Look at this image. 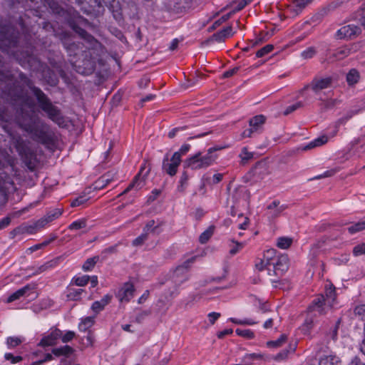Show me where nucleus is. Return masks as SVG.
Listing matches in <instances>:
<instances>
[{
	"label": "nucleus",
	"instance_id": "13d9d810",
	"mask_svg": "<svg viewBox=\"0 0 365 365\" xmlns=\"http://www.w3.org/2000/svg\"><path fill=\"white\" fill-rule=\"evenodd\" d=\"M190 149V145L189 144H184L182 145L180 149L175 152L174 153L178 154V158L181 159V157L184 155H185Z\"/></svg>",
	"mask_w": 365,
	"mask_h": 365
},
{
	"label": "nucleus",
	"instance_id": "0eeeda50",
	"mask_svg": "<svg viewBox=\"0 0 365 365\" xmlns=\"http://www.w3.org/2000/svg\"><path fill=\"white\" fill-rule=\"evenodd\" d=\"M289 269V259L286 255H282L272 263L271 273L272 276L280 277L284 274Z\"/></svg>",
	"mask_w": 365,
	"mask_h": 365
},
{
	"label": "nucleus",
	"instance_id": "b1692460",
	"mask_svg": "<svg viewBox=\"0 0 365 365\" xmlns=\"http://www.w3.org/2000/svg\"><path fill=\"white\" fill-rule=\"evenodd\" d=\"M84 65L86 66L83 68H81V66L80 65L76 66V71L79 73H81L83 75H88L93 73L95 68L94 62L91 61H87Z\"/></svg>",
	"mask_w": 365,
	"mask_h": 365
},
{
	"label": "nucleus",
	"instance_id": "338daca9",
	"mask_svg": "<svg viewBox=\"0 0 365 365\" xmlns=\"http://www.w3.org/2000/svg\"><path fill=\"white\" fill-rule=\"evenodd\" d=\"M50 221L48 220V217L40 219L39 220L34 222V225L36 229L43 227L48 222Z\"/></svg>",
	"mask_w": 365,
	"mask_h": 365
},
{
	"label": "nucleus",
	"instance_id": "c03bdc74",
	"mask_svg": "<svg viewBox=\"0 0 365 365\" xmlns=\"http://www.w3.org/2000/svg\"><path fill=\"white\" fill-rule=\"evenodd\" d=\"M69 291L70 292L68 294L67 297L71 300H78L80 298V295L83 292V289H71Z\"/></svg>",
	"mask_w": 365,
	"mask_h": 365
},
{
	"label": "nucleus",
	"instance_id": "69168bd1",
	"mask_svg": "<svg viewBox=\"0 0 365 365\" xmlns=\"http://www.w3.org/2000/svg\"><path fill=\"white\" fill-rule=\"evenodd\" d=\"M354 312L355 315L364 317L365 315V304H361L355 307Z\"/></svg>",
	"mask_w": 365,
	"mask_h": 365
},
{
	"label": "nucleus",
	"instance_id": "cd10ccee",
	"mask_svg": "<svg viewBox=\"0 0 365 365\" xmlns=\"http://www.w3.org/2000/svg\"><path fill=\"white\" fill-rule=\"evenodd\" d=\"M99 260V256H94L93 257L88 258L86 259V261L84 262V264L82 266L83 270L85 272L91 271L92 270L96 264Z\"/></svg>",
	"mask_w": 365,
	"mask_h": 365
},
{
	"label": "nucleus",
	"instance_id": "e433bc0d",
	"mask_svg": "<svg viewBox=\"0 0 365 365\" xmlns=\"http://www.w3.org/2000/svg\"><path fill=\"white\" fill-rule=\"evenodd\" d=\"M240 157L242 158V163L245 164L253 158V153L248 151L246 147L242 148Z\"/></svg>",
	"mask_w": 365,
	"mask_h": 365
},
{
	"label": "nucleus",
	"instance_id": "864d4df0",
	"mask_svg": "<svg viewBox=\"0 0 365 365\" xmlns=\"http://www.w3.org/2000/svg\"><path fill=\"white\" fill-rule=\"evenodd\" d=\"M353 253L355 256L365 255V243L355 246L353 250Z\"/></svg>",
	"mask_w": 365,
	"mask_h": 365
},
{
	"label": "nucleus",
	"instance_id": "ddd939ff",
	"mask_svg": "<svg viewBox=\"0 0 365 365\" xmlns=\"http://www.w3.org/2000/svg\"><path fill=\"white\" fill-rule=\"evenodd\" d=\"M62 332L58 329H54L48 336L41 339L38 346H47L56 344V340L61 336Z\"/></svg>",
	"mask_w": 365,
	"mask_h": 365
},
{
	"label": "nucleus",
	"instance_id": "4be33fe9",
	"mask_svg": "<svg viewBox=\"0 0 365 365\" xmlns=\"http://www.w3.org/2000/svg\"><path fill=\"white\" fill-rule=\"evenodd\" d=\"M276 252V250L270 249L264 253V259L266 260L265 267H267V270L268 271L269 276H272L271 265L272 263L274 261V256L275 255Z\"/></svg>",
	"mask_w": 365,
	"mask_h": 365
},
{
	"label": "nucleus",
	"instance_id": "58836bf2",
	"mask_svg": "<svg viewBox=\"0 0 365 365\" xmlns=\"http://www.w3.org/2000/svg\"><path fill=\"white\" fill-rule=\"evenodd\" d=\"M236 334L238 336H240L246 338V339H253L255 337L254 332L252 331H251L250 329H237Z\"/></svg>",
	"mask_w": 365,
	"mask_h": 365
},
{
	"label": "nucleus",
	"instance_id": "f3484780",
	"mask_svg": "<svg viewBox=\"0 0 365 365\" xmlns=\"http://www.w3.org/2000/svg\"><path fill=\"white\" fill-rule=\"evenodd\" d=\"M34 289V285L27 284V285L24 286V287L16 291L12 294H11L7 298L6 302L11 303L15 300L20 299L21 297L25 296L28 292H29Z\"/></svg>",
	"mask_w": 365,
	"mask_h": 365
},
{
	"label": "nucleus",
	"instance_id": "c9c22d12",
	"mask_svg": "<svg viewBox=\"0 0 365 365\" xmlns=\"http://www.w3.org/2000/svg\"><path fill=\"white\" fill-rule=\"evenodd\" d=\"M272 283L273 284L274 287L279 288L282 289H289V282L286 280H279L277 279H271Z\"/></svg>",
	"mask_w": 365,
	"mask_h": 365
},
{
	"label": "nucleus",
	"instance_id": "6e6d98bb",
	"mask_svg": "<svg viewBox=\"0 0 365 365\" xmlns=\"http://www.w3.org/2000/svg\"><path fill=\"white\" fill-rule=\"evenodd\" d=\"M313 320L312 318H307L304 324L302 325V331L304 332V333H307L309 331V330L312 328L313 327Z\"/></svg>",
	"mask_w": 365,
	"mask_h": 365
},
{
	"label": "nucleus",
	"instance_id": "f704fd0d",
	"mask_svg": "<svg viewBox=\"0 0 365 365\" xmlns=\"http://www.w3.org/2000/svg\"><path fill=\"white\" fill-rule=\"evenodd\" d=\"M94 323L93 317H88L79 324V329L86 331Z\"/></svg>",
	"mask_w": 365,
	"mask_h": 365
},
{
	"label": "nucleus",
	"instance_id": "680f3d73",
	"mask_svg": "<svg viewBox=\"0 0 365 365\" xmlns=\"http://www.w3.org/2000/svg\"><path fill=\"white\" fill-rule=\"evenodd\" d=\"M154 225H155V220H151L148 221L146 223L145 227L143 228V232H147V233L150 230L151 232H155V230H156L158 226L153 227Z\"/></svg>",
	"mask_w": 365,
	"mask_h": 365
},
{
	"label": "nucleus",
	"instance_id": "052dcab7",
	"mask_svg": "<svg viewBox=\"0 0 365 365\" xmlns=\"http://www.w3.org/2000/svg\"><path fill=\"white\" fill-rule=\"evenodd\" d=\"M316 53V51L314 48L310 47L308 48L307 50L304 51L302 53V56L304 58H312L314 54Z\"/></svg>",
	"mask_w": 365,
	"mask_h": 365
},
{
	"label": "nucleus",
	"instance_id": "20e7f679",
	"mask_svg": "<svg viewBox=\"0 0 365 365\" xmlns=\"http://www.w3.org/2000/svg\"><path fill=\"white\" fill-rule=\"evenodd\" d=\"M194 257H192L191 259H188L187 261L185 262L183 264L178 267L174 271L173 278L174 279V282L175 284V289L173 291H170L168 293V296H165V298L166 300H170L172 298H173L177 294V290L178 287L184 282L187 280L188 277L187 276L189 264L190 262H192L194 261Z\"/></svg>",
	"mask_w": 365,
	"mask_h": 365
},
{
	"label": "nucleus",
	"instance_id": "ea45409f",
	"mask_svg": "<svg viewBox=\"0 0 365 365\" xmlns=\"http://www.w3.org/2000/svg\"><path fill=\"white\" fill-rule=\"evenodd\" d=\"M273 48H274L273 45L267 44L257 51L256 56L257 58L263 57L266 54L270 53L273 50Z\"/></svg>",
	"mask_w": 365,
	"mask_h": 365
},
{
	"label": "nucleus",
	"instance_id": "6e6552de",
	"mask_svg": "<svg viewBox=\"0 0 365 365\" xmlns=\"http://www.w3.org/2000/svg\"><path fill=\"white\" fill-rule=\"evenodd\" d=\"M361 28L354 24L342 26L336 34L337 39H353L361 34Z\"/></svg>",
	"mask_w": 365,
	"mask_h": 365
},
{
	"label": "nucleus",
	"instance_id": "f257e3e1",
	"mask_svg": "<svg viewBox=\"0 0 365 365\" xmlns=\"http://www.w3.org/2000/svg\"><path fill=\"white\" fill-rule=\"evenodd\" d=\"M20 33L13 26L3 25L0 21V50L13 56L24 68L41 73L48 84L55 86L58 76L46 63L34 55L31 43L20 44ZM28 87L38 103V107L47 117L63 126L65 123L61 110L54 106L43 91L34 86L32 80L19 70H8L4 57L0 55V97L11 104L14 111V120L18 125L31 134L33 138L44 145L55 142V135L34 110L35 103L24 92Z\"/></svg>",
	"mask_w": 365,
	"mask_h": 365
},
{
	"label": "nucleus",
	"instance_id": "412c9836",
	"mask_svg": "<svg viewBox=\"0 0 365 365\" xmlns=\"http://www.w3.org/2000/svg\"><path fill=\"white\" fill-rule=\"evenodd\" d=\"M325 302L327 305L330 307L333 306V304L336 299V289L335 287L331 284L329 287H326L325 290Z\"/></svg>",
	"mask_w": 365,
	"mask_h": 365
},
{
	"label": "nucleus",
	"instance_id": "e2e57ef3",
	"mask_svg": "<svg viewBox=\"0 0 365 365\" xmlns=\"http://www.w3.org/2000/svg\"><path fill=\"white\" fill-rule=\"evenodd\" d=\"M75 336V333L72 331H67L61 338L63 343L71 341Z\"/></svg>",
	"mask_w": 365,
	"mask_h": 365
},
{
	"label": "nucleus",
	"instance_id": "4d7b16f0",
	"mask_svg": "<svg viewBox=\"0 0 365 365\" xmlns=\"http://www.w3.org/2000/svg\"><path fill=\"white\" fill-rule=\"evenodd\" d=\"M232 242L235 243V245L230 249V254L231 255H235L243 247L244 245L242 242H238L235 240H232Z\"/></svg>",
	"mask_w": 365,
	"mask_h": 365
},
{
	"label": "nucleus",
	"instance_id": "aec40b11",
	"mask_svg": "<svg viewBox=\"0 0 365 365\" xmlns=\"http://www.w3.org/2000/svg\"><path fill=\"white\" fill-rule=\"evenodd\" d=\"M74 351L75 350L71 346L66 345L58 348H54L52 349L51 352L56 356H64L66 357H69Z\"/></svg>",
	"mask_w": 365,
	"mask_h": 365
},
{
	"label": "nucleus",
	"instance_id": "9d476101",
	"mask_svg": "<svg viewBox=\"0 0 365 365\" xmlns=\"http://www.w3.org/2000/svg\"><path fill=\"white\" fill-rule=\"evenodd\" d=\"M327 304L325 302V297L324 294H320L316 299H314L312 303L308 307V312H317L319 314L324 315L326 314L324 305Z\"/></svg>",
	"mask_w": 365,
	"mask_h": 365
},
{
	"label": "nucleus",
	"instance_id": "2f4dec72",
	"mask_svg": "<svg viewBox=\"0 0 365 365\" xmlns=\"http://www.w3.org/2000/svg\"><path fill=\"white\" fill-rule=\"evenodd\" d=\"M364 230H365V220L358 222L348 227V231L351 234H354Z\"/></svg>",
	"mask_w": 365,
	"mask_h": 365
},
{
	"label": "nucleus",
	"instance_id": "0e129e2a",
	"mask_svg": "<svg viewBox=\"0 0 365 365\" xmlns=\"http://www.w3.org/2000/svg\"><path fill=\"white\" fill-rule=\"evenodd\" d=\"M351 49L349 48H344L337 51L335 54L336 57L343 58L349 55Z\"/></svg>",
	"mask_w": 365,
	"mask_h": 365
},
{
	"label": "nucleus",
	"instance_id": "1a4fd4ad",
	"mask_svg": "<svg viewBox=\"0 0 365 365\" xmlns=\"http://www.w3.org/2000/svg\"><path fill=\"white\" fill-rule=\"evenodd\" d=\"M332 82H333L332 77H327L324 78H314L311 81V89L315 93H318L322 90L331 87Z\"/></svg>",
	"mask_w": 365,
	"mask_h": 365
},
{
	"label": "nucleus",
	"instance_id": "603ef678",
	"mask_svg": "<svg viewBox=\"0 0 365 365\" xmlns=\"http://www.w3.org/2000/svg\"><path fill=\"white\" fill-rule=\"evenodd\" d=\"M337 171H338L337 169H331L330 170H327V171L324 172L322 175H319L313 178H311L310 180L331 177V176L334 175Z\"/></svg>",
	"mask_w": 365,
	"mask_h": 365
},
{
	"label": "nucleus",
	"instance_id": "f8f14e48",
	"mask_svg": "<svg viewBox=\"0 0 365 365\" xmlns=\"http://www.w3.org/2000/svg\"><path fill=\"white\" fill-rule=\"evenodd\" d=\"M232 30V26H227V27L223 29L222 30H221V31L214 34L209 38H207V40L203 41L202 43V45H207L210 42H212V41H218V42L223 41H225V39L226 38H227L230 36H231Z\"/></svg>",
	"mask_w": 365,
	"mask_h": 365
},
{
	"label": "nucleus",
	"instance_id": "a211bd4d",
	"mask_svg": "<svg viewBox=\"0 0 365 365\" xmlns=\"http://www.w3.org/2000/svg\"><path fill=\"white\" fill-rule=\"evenodd\" d=\"M144 168H145V167L141 168L140 173L137 175H135V177L134 178L133 181L129 184L128 187L124 191H123L120 194H119L118 195V197L127 194L128 192H130L133 189L139 190L142 187L143 185H140L141 182H140V176L141 172L144 170Z\"/></svg>",
	"mask_w": 365,
	"mask_h": 365
},
{
	"label": "nucleus",
	"instance_id": "3c124183",
	"mask_svg": "<svg viewBox=\"0 0 365 365\" xmlns=\"http://www.w3.org/2000/svg\"><path fill=\"white\" fill-rule=\"evenodd\" d=\"M151 314L150 310H144L138 313L135 317V322L137 323H142L145 318Z\"/></svg>",
	"mask_w": 365,
	"mask_h": 365
},
{
	"label": "nucleus",
	"instance_id": "6ab92c4d",
	"mask_svg": "<svg viewBox=\"0 0 365 365\" xmlns=\"http://www.w3.org/2000/svg\"><path fill=\"white\" fill-rule=\"evenodd\" d=\"M341 359L336 355H326L320 358L319 365H341Z\"/></svg>",
	"mask_w": 365,
	"mask_h": 365
},
{
	"label": "nucleus",
	"instance_id": "774afa93",
	"mask_svg": "<svg viewBox=\"0 0 365 365\" xmlns=\"http://www.w3.org/2000/svg\"><path fill=\"white\" fill-rule=\"evenodd\" d=\"M359 12L360 21L361 25L365 27V3L361 6Z\"/></svg>",
	"mask_w": 365,
	"mask_h": 365
},
{
	"label": "nucleus",
	"instance_id": "473e14b6",
	"mask_svg": "<svg viewBox=\"0 0 365 365\" xmlns=\"http://www.w3.org/2000/svg\"><path fill=\"white\" fill-rule=\"evenodd\" d=\"M90 280V277L88 275H83L82 277H75L73 278L72 281L73 283L79 287L85 286L88 284Z\"/></svg>",
	"mask_w": 365,
	"mask_h": 365
},
{
	"label": "nucleus",
	"instance_id": "2eb2a0df",
	"mask_svg": "<svg viewBox=\"0 0 365 365\" xmlns=\"http://www.w3.org/2000/svg\"><path fill=\"white\" fill-rule=\"evenodd\" d=\"M22 159L26 167L31 171L35 168L34 161L36 159L35 154L29 149H24L21 151Z\"/></svg>",
	"mask_w": 365,
	"mask_h": 365
},
{
	"label": "nucleus",
	"instance_id": "393cba45",
	"mask_svg": "<svg viewBox=\"0 0 365 365\" xmlns=\"http://www.w3.org/2000/svg\"><path fill=\"white\" fill-rule=\"evenodd\" d=\"M359 79V73L356 69L352 68L346 74V81L349 86L354 85Z\"/></svg>",
	"mask_w": 365,
	"mask_h": 365
},
{
	"label": "nucleus",
	"instance_id": "de8ad7c7",
	"mask_svg": "<svg viewBox=\"0 0 365 365\" xmlns=\"http://www.w3.org/2000/svg\"><path fill=\"white\" fill-rule=\"evenodd\" d=\"M88 200V198H87L85 195L79 196L71 202V206L73 207L80 206L87 202Z\"/></svg>",
	"mask_w": 365,
	"mask_h": 365
},
{
	"label": "nucleus",
	"instance_id": "8fccbe9b",
	"mask_svg": "<svg viewBox=\"0 0 365 365\" xmlns=\"http://www.w3.org/2000/svg\"><path fill=\"white\" fill-rule=\"evenodd\" d=\"M22 342L21 339L18 337H9L6 344L9 347H16Z\"/></svg>",
	"mask_w": 365,
	"mask_h": 365
},
{
	"label": "nucleus",
	"instance_id": "39448f33",
	"mask_svg": "<svg viewBox=\"0 0 365 365\" xmlns=\"http://www.w3.org/2000/svg\"><path fill=\"white\" fill-rule=\"evenodd\" d=\"M16 190L12 178L4 170H0V202L8 200V195Z\"/></svg>",
	"mask_w": 365,
	"mask_h": 365
},
{
	"label": "nucleus",
	"instance_id": "7c9ffc66",
	"mask_svg": "<svg viewBox=\"0 0 365 365\" xmlns=\"http://www.w3.org/2000/svg\"><path fill=\"white\" fill-rule=\"evenodd\" d=\"M292 243V239L287 237H281L277 239V246L281 249L289 248Z\"/></svg>",
	"mask_w": 365,
	"mask_h": 365
},
{
	"label": "nucleus",
	"instance_id": "c85d7f7f",
	"mask_svg": "<svg viewBox=\"0 0 365 365\" xmlns=\"http://www.w3.org/2000/svg\"><path fill=\"white\" fill-rule=\"evenodd\" d=\"M189 180V175L187 173V171H183L182 173V175L180 177V181H179V186L178 187V190L180 192H184L185 190V188L187 185V181Z\"/></svg>",
	"mask_w": 365,
	"mask_h": 365
},
{
	"label": "nucleus",
	"instance_id": "5fc2aeb1",
	"mask_svg": "<svg viewBox=\"0 0 365 365\" xmlns=\"http://www.w3.org/2000/svg\"><path fill=\"white\" fill-rule=\"evenodd\" d=\"M279 319L280 321V317L278 314H274L271 318L268 319L264 324L263 327L265 329H269L273 327L274 320Z\"/></svg>",
	"mask_w": 365,
	"mask_h": 365
},
{
	"label": "nucleus",
	"instance_id": "c756f323",
	"mask_svg": "<svg viewBox=\"0 0 365 365\" xmlns=\"http://www.w3.org/2000/svg\"><path fill=\"white\" fill-rule=\"evenodd\" d=\"M312 1V0H296V8H290V10H293L295 14L297 15L306 7L307 4L311 3Z\"/></svg>",
	"mask_w": 365,
	"mask_h": 365
},
{
	"label": "nucleus",
	"instance_id": "a18cd8bd",
	"mask_svg": "<svg viewBox=\"0 0 365 365\" xmlns=\"http://www.w3.org/2000/svg\"><path fill=\"white\" fill-rule=\"evenodd\" d=\"M302 107H303V103L302 102H297L295 104H293L292 106H288L284 110V115H287L293 113L294 111H295L296 110H297L298 108H300Z\"/></svg>",
	"mask_w": 365,
	"mask_h": 365
},
{
	"label": "nucleus",
	"instance_id": "bf43d9fd",
	"mask_svg": "<svg viewBox=\"0 0 365 365\" xmlns=\"http://www.w3.org/2000/svg\"><path fill=\"white\" fill-rule=\"evenodd\" d=\"M6 360H10L12 364L18 363L22 361L23 358L20 356H14L12 354L7 353L4 356Z\"/></svg>",
	"mask_w": 365,
	"mask_h": 365
},
{
	"label": "nucleus",
	"instance_id": "72a5a7b5",
	"mask_svg": "<svg viewBox=\"0 0 365 365\" xmlns=\"http://www.w3.org/2000/svg\"><path fill=\"white\" fill-rule=\"evenodd\" d=\"M287 341V336L282 334L278 339L275 341H269L267 343L269 347H279Z\"/></svg>",
	"mask_w": 365,
	"mask_h": 365
},
{
	"label": "nucleus",
	"instance_id": "423d86ee",
	"mask_svg": "<svg viewBox=\"0 0 365 365\" xmlns=\"http://www.w3.org/2000/svg\"><path fill=\"white\" fill-rule=\"evenodd\" d=\"M181 162L182 160L178 158V154L173 153L170 159L168 157V154H166L163 160L162 170L166 174L173 177L176 175Z\"/></svg>",
	"mask_w": 365,
	"mask_h": 365
},
{
	"label": "nucleus",
	"instance_id": "37998d69",
	"mask_svg": "<svg viewBox=\"0 0 365 365\" xmlns=\"http://www.w3.org/2000/svg\"><path fill=\"white\" fill-rule=\"evenodd\" d=\"M148 234L147 232H143L133 241L132 245L136 247L140 246L148 240Z\"/></svg>",
	"mask_w": 365,
	"mask_h": 365
},
{
	"label": "nucleus",
	"instance_id": "a19ab883",
	"mask_svg": "<svg viewBox=\"0 0 365 365\" xmlns=\"http://www.w3.org/2000/svg\"><path fill=\"white\" fill-rule=\"evenodd\" d=\"M232 16V13H228L222 16L220 19L214 22L212 26L210 28V31H212L220 26L222 23L227 21Z\"/></svg>",
	"mask_w": 365,
	"mask_h": 365
},
{
	"label": "nucleus",
	"instance_id": "7ed1b4c3",
	"mask_svg": "<svg viewBox=\"0 0 365 365\" xmlns=\"http://www.w3.org/2000/svg\"><path fill=\"white\" fill-rule=\"evenodd\" d=\"M223 146H215L207 150V154L202 155L201 152H197L184 161V167L192 170L207 168L215 160L217 155H212L215 151L223 149Z\"/></svg>",
	"mask_w": 365,
	"mask_h": 365
},
{
	"label": "nucleus",
	"instance_id": "79ce46f5",
	"mask_svg": "<svg viewBox=\"0 0 365 365\" xmlns=\"http://www.w3.org/2000/svg\"><path fill=\"white\" fill-rule=\"evenodd\" d=\"M86 227V220L81 219L71 223L68 228L70 230H80Z\"/></svg>",
	"mask_w": 365,
	"mask_h": 365
},
{
	"label": "nucleus",
	"instance_id": "09e8293b",
	"mask_svg": "<svg viewBox=\"0 0 365 365\" xmlns=\"http://www.w3.org/2000/svg\"><path fill=\"white\" fill-rule=\"evenodd\" d=\"M62 212L63 210L61 209H55L54 210L48 212L46 217H48V220L51 222L61 216Z\"/></svg>",
	"mask_w": 365,
	"mask_h": 365
},
{
	"label": "nucleus",
	"instance_id": "bb28decb",
	"mask_svg": "<svg viewBox=\"0 0 365 365\" xmlns=\"http://www.w3.org/2000/svg\"><path fill=\"white\" fill-rule=\"evenodd\" d=\"M265 122V117L262 115H259L253 117L250 120V125L252 128L255 129V130H257L258 128L264 124Z\"/></svg>",
	"mask_w": 365,
	"mask_h": 365
},
{
	"label": "nucleus",
	"instance_id": "4468645a",
	"mask_svg": "<svg viewBox=\"0 0 365 365\" xmlns=\"http://www.w3.org/2000/svg\"><path fill=\"white\" fill-rule=\"evenodd\" d=\"M359 109L358 110H348L344 116L339 118L334 123V130L331 135L332 137L335 136L339 131V129L341 125H345L349 120H350L354 115H356L359 112Z\"/></svg>",
	"mask_w": 365,
	"mask_h": 365
},
{
	"label": "nucleus",
	"instance_id": "5701e85b",
	"mask_svg": "<svg viewBox=\"0 0 365 365\" xmlns=\"http://www.w3.org/2000/svg\"><path fill=\"white\" fill-rule=\"evenodd\" d=\"M328 141V137L327 135H322L310 142L307 145L302 148V150H308L314 148L321 146L325 144Z\"/></svg>",
	"mask_w": 365,
	"mask_h": 365
},
{
	"label": "nucleus",
	"instance_id": "dca6fc26",
	"mask_svg": "<svg viewBox=\"0 0 365 365\" xmlns=\"http://www.w3.org/2000/svg\"><path fill=\"white\" fill-rule=\"evenodd\" d=\"M112 299V295L106 294L100 301H96L92 304L91 309L97 314L103 310Z\"/></svg>",
	"mask_w": 365,
	"mask_h": 365
},
{
	"label": "nucleus",
	"instance_id": "4c0bfd02",
	"mask_svg": "<svg viewBox=\"0 0 365 365\" xmlns=\"http://www.w3.org/2000/svg\"><path fill=\"white\" fill-rule=\"evenodd\" d=\"M270 36L271 34H269L268 32L262 31L257 37V39L253 42L252 46H255L264 41H267Z\"/></svg>",
	"mask_w": 365,
	"mask_h": 365
},
{
	"label": "nucleus",
	"instance_id": "f03ea898",
	"mask_svg": "<svg viewBox=\"0 0 365 365\" xmlns=\"http://www.w3.org/2000/svg\"><path fill=\"white\" fill-rule=\"evenodd\" d=\"M49 7L54 14L63 18L72 30L81 38L90 44H93L96 42V38L91 34L78 26L80 23H87L88 20L82 16L73 7L66 6V8H64L54 1H51L49 3Z\"/></svg>",
	"mask_w": 365,
	"mask_h": 365
},
{
	"label": "nucleus",
	"instance_id": "49530a36",
	"mask_svg": "<svg viewBox=\"0 0 365 365\" xmlns=\"http://www.w3.org/2000/svg\"><path fill=\"white\" fill-rule=\"evenodd\" d=\"M294 350L295 347L292 348L291 346L290 350L287 349H284L275 356L274 359L277 361L283 360L287 357V355L290 352V351H294Z\"/></svg>",
	"mask_w": 365,
	"mask_h": 365
},
{
	"label": "nucleus",
	"instance_id": "9b49d317",
	"mask_svg": "<svg viewBox=\"0 0 365 365\" xmlns=\"http://www.w3.org/2000/svg\"><path fill=\"white\" fill-rule=\"evenodd\" d=\"M135 292L134 286L130 282H126L123 287L120 289L117 293V297L120 302H129L133 297Z\"/></svg>",
	"mask_w": 365,
	"mask_h": 365
},
{
	"label": "nucleus",
	"instance_id": "a878e982",
	"mask_svg": "<svg viewBox=\"0 0 365 365\" xmlns=\"http://www.w3.org/2000/svg\"><path fill=\"white\" fill-rule=\"evenodd\" d=\"M215 230V226H210L205 232H203L199 237V242L201 244H205L208 242L210 237L212 236Z\"/></svg>",
	"mask_w": 365,
	"mask_h": 365
}]
</instances>
